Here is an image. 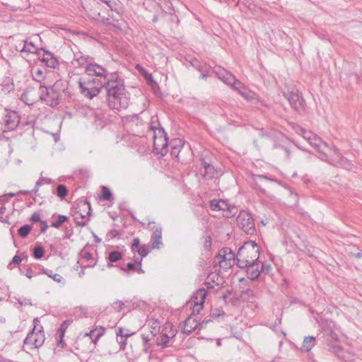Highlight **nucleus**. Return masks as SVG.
Segmentation results:
<instances>
[{"label":"nucleus","mask_w":362,"mask_h":362,"mask_svg":"<svg viewBox=\"0 0 362 362\" xmlns=\"http://www.w3.org/2000/svg\"><path fill=\"white\" fill-rule=\"evenodd\" d=\"M68 219L67 216L64 215H59L58 216V219L57 221L53 222L52 223V226L56 228H59L62 224L65 222Z\"/></svg>","instance_id":"e433bc0d"},{"label":"nucleus","mask_w":362,"mask_h":362,"mask_svg":"<svg viewBox=\"0 0 362 362\" xmlns=\"http://www.w3.org/2000/svg\"><path fill=\"white\" fill-rule=\"evenodd\" d=\"M69 324H70V322L69 321H65L62 324V325L60 326V327L59 328V329L57 331V333H59V336L64 337V333H65L67 327H69Z\"/></svg>","instance_id":"79ce46f5"},{"label":"nucleus","mask_w":362,"mask_h":362,"mask_svg":"<svg viewBox=\"0 0 362 362\" xmlns=\"http://www.w3.org/2000/svg\"><path fill=\"white\" fill-rule=\"evenodd\" d=\"M356 257L357 258H361L362 257V252H358L356 255Z\"/></svg>","instance_id":"680f3d73"},{"label":"nucleus","mask_w":362,"mask_h":362,"mask_svg":"<svg viewBox=\"0 0 362 362\" xmlns=\"http://www.w3.org/2000/svg\"><path fill=\"white\" fill-rule=\"evenodd\" d=\"M266 268H267V269H270V266L267 265V266H266Z\"/></svg>","instance_id":"774afa93"},{"label":"nucleus","mask_w":362,"mask_h":362,"mask_svg":"<svg viewBox=\"0 0 362 362\" xmlns=\"http://www.w3.org/2000/svg\"><path fill=\"white\" fill-rule=\"evenodd\" d=\"M39 58L48 67L55 68L58 64L57 59L54 57L51 52H43L42 54L40 55Z\"/></svg>","instance_id":"4be33fe9"},{"label":"nucleus","mask_w":362,"mask_h":362,"mask_svg":"<svg viewBox=\"0 0 362 362\" xmlns=\"http://www.w3.org/2000/svg\"><path fill=\"white\" fill-rule=\"evenodd\" d=\"M151 247L153 249H159L163 245L162 242V228L157 226L153 231L151 239Z\"/></svg>","instance_id":"aec40b11"},{"label":"nucleus","mask_w":362,"mask_h":362,"mask_svg":"<svg viewBox=\"0 0 362 362\" xmlns=\"http://www.w3.org/2000/svg\"><path fill=\"white\" fill-rule=\"evenodd\" d=\"M353 356L354 355L351 352L343 350V352L339 358L345 361H349L353 360Z\"/></svg>","instance_id":"a19ab883"},{"label":"nucleus","mask_w":362,"mask_h":362,"mask_svg":"<svg viewBox=\"0 0 362 362\" xmlns=\"http://www.w3.org/2000/svg\"><path fill=\"white\" fill-rule=\"evenodd\" d=\"M33 325V330L28 334L24 340V346L30 349L40 348L45 340L43 327L37 318L34 319Z\"/></svg>","instance_id":"39448f33"},{"label":"nucleus","mask_w":362,"mask_h":362,"mask_svg":"<svg viewBox=\"0 0 362 362\" xmlns=\"http://www.w3.org/2000/svg\"><path fill=\"white\" fill-rule=\"evenodd\" d=\"M160 333V323L158 321L152 322L151 325V335L156 337Z\"/></svg>","instance_id":"2f4dec72"},{"label":"nucleus","mask_w":362,"mask_h":362,"mask_svg":"<svg viewBox=\"0 0 362 362\" xmlns=\"http://www.w3.org/2000/svg\"><path fill=\"white\" fill-rule=\"evenodd\" d=\"M44 254H45V250L42 247L37 246L34 248L33 255L35 259L42 258L43 257Z\"/></svg>","instance_id":"58836bf2"},{"label":"nucleus","mask_w":362,"mask_h":362,"mask_svg":"<svg viewBox=\"0 0 362 362\" xmlns=\"http://www.w3.org/2000/svg\"><path fill=\"white\" fill-rule=\"evenodd\" d=\"M126 267L128 269H133L135 267V264L134 263L129 262L127 264Z\"/></svg>","instance_id":"13d9d810"},{"label":"nucleus","mask_w":362,"mask_h":362,"mask_svg":"<svg viewBox=\"0 0 362 362\" xmlns=\"http://www.w3.org/2000/svg\"><path fill=\"white\" fill-rule=\"evenodd\" d=\"M184 144L182 141L180 139H175L171 141L170 146H171V155L176 158H178L179 153L180 152V149L183 148Z\"/></svg>","instance_id":"b1692460"},{"label":"nucleus","mask_w":362,"mask_h":362,"mask_svg":"<svg viewBox=\"0 0 362 362\" xmlns=\"http://www.w3.org/2000/svg\"><path fill=\"white\" fill-rule=\"evenodd\" d=\"M237 222L239 227L246 233H254L255 230V222L251 214L245 211H241L237 217Z\"/></svg>","instance_id":"ddd939ff"},{"label":"nucleus","mask_w":362,"mask_h":362,"mask_svg":"<svg viewBox=\"0 0 362 362\" xmlns=\"http://www.w3.org/2000/svg\"><path fill=\"white\" fill-rule=\"evenodd\" d=\"M293 129L298 134L301 135L305 140L318 151L321 160L333 163L339 158L341 163L346 161L345 159L340 158L338 151L335 148L329 146L326 142L323 141L316 134L299 126L293 127Z\"/></svg>","instance_id":"f03ea898"},{"label":"nucleus","mask_w":362,"mask_h":362,"mask_svg":"<svg viewBox=\"0 0 362 362\" xmlns=\"http://www.w3.org/2000/svg\"><path fill=\"white\" fill-rule=\"evenodd\" d=\"M204 168L206 171V173L209 174V177H212L214 176V167L210 164H204Z\"/></svg>","instance_id":"49530a36"},{"label":"nucleus","mask_w":362,"mask_h":362,"mask_svg":"<svg viewBox=\"0 0 362 362\" xmlns=\"http://www.w3.org/2000/svg\"><path fill=\"white\" fill-rule=\"evenodd\" d=\"M110 82L106 84L107 105L110 109L122 110L129 104V94L118 75H110Z\"/></svg>","instance_id":"f257e3e1"},{"label":"nucleus","mask_w":362,"mask_h":362,"mask_svg":"<svg viewBox=\"0 0 362 362\" xmlns=\"http://www.w3.org/2000/svg\"><path fill=\"white\" fill-rule=\"evenodd\" d=\"M32 76L35 81L40 82L45 78V71L38 67H34L32 69Z\"/></svg>","instance_id":"c85d7f7f"},{"label":"nucleus","mask_w":362,"mask_h":362,"mask_svg":"<svg viewBox=\"0 0 362 362\" xmlns=\"http://www.w3.org/2000/svg\"><path fill=\"white\" fill-rule=\"evenodd\" d=\"M103 195H102V199L103 200H110L112 198V193L106 187H103Z\"/></svg>","instance_id":"c03bdc74"},{"label":"nucleus","mask_w":362,"mask_h":362,"mask_svg":"<svg viewBox=\"0 0 362 362\" xmlns=\"http://www.w3.org/2000/svg\"><path fill=\"white\" fill-rule=\"evenodd\" d=\"M38 48L35 45V44L32 41H29L28 40H25L23 47L21 49V52H28L32 54H35L37 52Z\"/></svg>","instance_id":"cd10ccee"},{"label":"nucleus","mask_w":362,"mask_h":362,"mask_svg":"<svg viewBox=\"0 0 362 362\" xmlns=\"http://www.w3.org/2000/svg\"><path fill=\"white\" fill-rule=\"evenodd\" d=\"M214 72L220 80L238 91L239 94H241L242 92L247 89L240 81L236 79L235 76L227 71L223 68L219 66L216 67Z\"/></svg>","instance_id":"6e6552de"},{"label":"nucleus","mask_w":362,"mask_h":362,"mask_svg":"<svg viewBox=\"0 0 362 362\" xmlns=\"http://www.w3.org/2000/svg\"><path fill=\"white\" fill-rule=\"evenodd\" d=\"M246 268L247 269V277L250 279H255L259 276L261 269L257 262L251 266L247 267Z\"/></svg>","instance_id":"393cba45"},{"label":"nucleus","mask_w":362,"mask_h":362,"mask_svg":"<svg viewBox=\"0 0 362 362\" xmlns=\"http://www.w3.org/2000/svg\"><path fill=\"white\" fill-rule=\"evenodd\" d=\"M3 124L4 125V132L13 130L19 124V117L18 114L16 112L7 113L3 117Z\"/></svg>","instance_id":"f3484780"},{"label":"nucleus","mask_w":362,"mask_h":362,"mask_svg":"<svg viewBox=\"0 0 362 362\" xmlns=\"http://www.w3.org/2000/svg\"><path fill=\"white\" fill-rule=\"evenodd\" d=\"M125 303L121 300H117L112 303V308L115 310L119 312L124 310Z\"/></svg>","instance_id":"ea45409f"},{"label":"nucleus","mask_w":362,"mask_h":362,"mask_svg":"<svg viewBox=\"0 0 362 362\" xmlns=\"http://www.w3.org/2000/svg\"><path fill=\"white\" fill-rule=\"evenodd\" d=\"M141 337H142V339L144 341V342L145 344L148 343V341H150L152 339V336H149L148 334V335H146V334H142L141 335Z\"/></svg>","instance_id":"8fccbe9b"},{"label":"nucleus","mask_w":362,"mask_h":362,"mask_svg":"<svg viewBox=\"0 0 362 362\" xmlns=\"http://www.w3.org/2000/svg\"><path fill=\"white\" fill-rule=\"evenodd\" d=\"M199 325L197 319L194 316H189L184 322L182 332L188 335L195 330Z\"/></svg>","instance_id":"412c9836"},{"label":"nucleus","mask_w":362,"mask_h":362,"mask_svg":"<svg viewBox=\"0 0 362 362\" xmlns=\"http://www.w3.org/2000/svg\"><path fill=\"white\" fill-rule=\"evenodd\" d=\"M6 208L4 206L0 207V214H4L5 212Z\"/></svg>","instance_id":"052dcab7"},{"label":"nucleus","mask_w":362,"mask_h":362,"mask_svg":"<svg viewBox=\"0 0 362 362\" xmlns=\"http://www.w3.org/2000/svg\"><path fill=\"white\" fill-rule=\"evenodd\" d=\"M39 98L40 89L37 90L33 88H28L21 95V100L28 105L34 104Z\"/></svg>","instance_id":"a211bd4d"},{"label":"nucleus","mask_w":362,"mask_h":362,"mask_svg":"<svg viewBox=\"0 0 362 362\" xmlns=\"http://www.w3.org/2000/svg\"><path fill=\"white\" fill-rule=\"evenodd\" d=\"M25 276L28 279H31L33 276V272L31 269L28 270L27 273L25 274Z\"/></svg>","instance_id":"5fc2aeb1"},{"label":"nucleus","mask_w":362,"mask_h":362,"mask_svg":"<svg viewBox=\"0 0 362 362\" xmlns=\"http://www.w3.org/2000/svg\"><path fill=\"white\" fill-rule=\"evenodd\" d=\"M91 62V59L89 57L78 54L75 56L72 63L75 66L83 68L86 72V68L90 65Z\"/></svg>","instance_id":"5701e85b"},{"label":"nucleus","mask_w":362,"mask_h":362,"mask_svg":"<svg viewBox=\"0 0 362 362\" xmlns=\"http://www.w3.org/2000/svg\"><path fill=\"white\" fill-rule=\"evenodd\" d=\"M43 180H44V177L42 176V173H41L39 180L35 183V188L31 191H24V192H22V193H23V194H28V193L36 194L39 190V187L41 185H44Z\"/></svg>","instance_id":"473e14b6"},{"label":"nucleus","mask_w":362,"mask_h":362,"mask_svg":"<svg viewBox=\"0 0 362 362\" xmlns=\"http://www.w3.org/2000/svg\"><path fill=\"white\" fill-rule=\"evenodd\" d=\"M32 227L29 225H25L18 229V235L21 238H26L30 233Z\"/></svg>","instance_id":"72a5a7b5"},{"label":"nucleus","mask_w":362,"mask_h":362,"mask_svg":"<svg viewBox=\"0 0 362 362\" xmlns=\"http://www.w3.org/2000/svg\"><path fill=\"white\" fill-rule=\"evenodd\" d=\"M151 131L153 134V148L157 154L165 156L168 152V141L166 134L163 128L151 126Z\"/></svg>","instance_id":"423d86ee"},{"label":"nucleus","mask_w":362,"mask_h":362,"mask_svg":"<svg viewBox=\"0 0 362 362\" xmlns=\"http://www.w3.org/2000/svg\"><path fill=\"white\" fill-rule=\"evenodd\" d=\"M139 240L138 238H135L134 240V243L132 244V250H134L135 249H137L138 250V247H139Z\"/></svg>","instance_id":"603ef678"},{"label":"nucleus","mask_w":362,"mask_h":362,"mask_svg":"<svg viewBox=\"0 0 362 362\" xmlns=\"http://www.w3.org/2000/svg\"><path fill=\"white\" fill-rule=\"evenodd\" d=\"M43 273L52 278L54 281L57 283H64V278L59 274L54 273L53 271L49 269H43Z\"/></svg>","instance_id":"c756f323"},{"label":"nucleus","mask_w":362,"mask_h":362,"mask_svg":"<svg viewBox=\"0 0 362 362\" xmlns=\"http://www.w3.org/2000/svg\"><path fill=\"white\" fill-rule=\"evenodd\" d=\"M315 345V338L313 336L306 337L304 338L300 350L301 351L309 352Z\"/></svg>","instance_id":"a878e982"},{"label":"nucleus","mask_w":362,"mask_h":362,"mask_svg":"<svg viewBox=\"0 0 362 362\" xmlns=\"http://www.w3.org/2000/svg\"><path fill=\"white\" fill-rule=\"evenodd\" d=\"M176 335V329L170 323H166L163 325L161 332L156 337V344L158 346L167 347L169 346V342Z\"/></svg>","instance_id":"f8f14e48"},{"label":"nucleus","mask_w":362,"mask_h":362,"mask_svg":"<svg viewBox=\"0 0 362 362\" xmlns=\"http://www.w3.org/2000/svg\"><path fill=\"white\" fill-rule=\"evenodd\" d=\"M330 337L334 341H337L338 339L337 334L336 333H334L333 332H331Z\"/></svg>","instance_id":"4d7b16f0"},{"label":"nucleus","mask_w":362,"mask_h":362,"mask_svg":"<svg viewBox=\"0 0 362 362\" xmlns=\"http://www.w3.org/2000/svg\"><path fill=\"white\" fill-rule=\"evenodd\" d=\"M285 98L288 100L291 107L296 110L299 111L303 106V100L295 89L284 93Z\"/></svg>","instance_id":"2eb2a0df"},{"label":"nucleus","mask_w":362,"mask_h":362,"mask_svg":"<svg viewBox=\"0 0 362 362\" xmlns=\"http://www.w3.org/2000/svg\"><path fill=\"white\" fill-rule=\"evenodd\" d=\"M259 257V247L253 241L245 243L240 247L236 255V261L239 267L245 268L256 263Z\"/></svg>","instance_id":"20e7f679"},{"label":"nucleus","mask_w":362,"mask_h":362,"mask_svg":"<svg viewBox=\"0 0 362 362\" xmlns=\"http://www.w3.org/2000/svg\"><path fill=\"white\" fill-rule=\"evenodd\" d=\"M78 83L81 93L90 99L96 96L103 87H106V84L95 79L80 81Z\"/></svg>","instance_id":"9d476101"},{"label":"nucleus","mask_w":362,"mask_h":362,"mask_svg":"<svg viewBox=\"0 0 362 362\" xmlns=\"http://www.w3.org/2000/svg\"><path fill=\"white\" fill-rule=\"evenodd\" d=\"M223 283V279L221 276L217 273H211L207 276L205 284L207 288L218 289Z\"/></svg>","instance_id":"6ab92c4d"},{"label":"nucleus","mask_w":362,"mask_h":362,"mask_svg":"<svg viewBox=\"0 0 362 362\" xmlns=\"http://www.w3.org/2000/svg\"><path fill=\"white\" fill-rule=\"evenodd\" d=\"M236 258L232 250L228 247H225L219 250L218 255L214 258V265L218 266L223 270H227L232 267Z\"/></svg>","instance_id":"1a4fd4ad"},{"label":"nucleus","mask_w":362,"mask_h":362,"mask_svg":"<svg viewBox=\"0 0 362 362\" xmlns=\"http://www.w3.org/2000/svg\"><path fill=\"white\" fill-rule=\"evenodd\" d=\"M138 252L142 257H146L148 254L149 250L146 247L142 246V247L138 248Z\"/></svg>","instance_id":"de8ad7c7"},{"label":"nucleus","mask_w":362,"mask_h":362,"mask_svg":"<svg viewBox=\"0 0 362 362\" xmlns=\"http://www.w3.org/2000/svg\"><path fill=\"white\" fill-rule=\"evenodd\" d=\"M103 3L106 4L107 8L110 9V12H106L105 11H102L100 8V6L98 3H94L93 8L90 10V16L95 19V21L100 22L105 25H112L114 26L116 25V23L118 22V18L113 14V11L116 12L117 15L119 13V9H118L116 6L117 4L111 1L110 0H101Z\"/></svg>","instance_id":"7ed1b4c3"},{"label":"nucleus","mask_w":362,"mask_h":362,"mask_svg":"<svg viewBox=\"0 0 362 362\" xmlns=\"http://www.w3.org/2000/svg\"><path fill=\"white\" fill-rule=\"evenodd\" d=\"M47 228V225L43 226L41 227V231L42 233H45L46 231Z\"/></svg>","instance_id":"bf43d9fd"},{"label":"nucleus","mask_w":362,"mask_h":362,"mask_svg":"<svg viewBox=\"0 0 362 362\" xmlns=\"http://www.w3.org/2000/svg\"><path fill=\"white\" fill-rule=\"evenodd\" d=\"M63 337H64L59 336V333H57L56 338H57V345L59 346L63 347L64 345V342L63 341Z\"/></svg>","instance_id":"09e8293b"},{"label":"nucleus","mask_w":362,"mask_h":362,"mask_svg":"<svg viewBox=\"0 0 362 362\" xmlns=\"http://www.w3.org/2000/svg\"><path fill=\"white\" fill-rule=\"evenodd\" d=\"M329 351L333 352L339 358H340V356L343 352V349L341 348V346H339V344H329Z\"/></svg>","instance_id":"f704fd0d"},{"label":"nucleus","mask_w":362,"mask_h":362,"mask_svg":"<svg viewBox=\"0 0 362 362\" xmlns=\"http://www.w3.org/2000/svg\"><path fill=\"white\" fill-rule=\"evenodd\" d=\"M85 73L88 76L98 77L96 80L103 83V84H107V82H110V75H118L117 73H107L102 66L93 62H91L90 65L86 68Z\"/></svg>","instance_id":"9b49d317"},{"label":"nucleus","mask_w":362,"mask_h":362,"mask_svg":"<svg viewBox=\"0 0 362 362\" xmlns=\"http://www.w3.org/2000/svg\"><path fill=\"white\" fill-rule=\"evenodd\" d=\"M67 193H68V190H67L66 187H65V185H59L57 187V196L59 197H60L61 199L64 198L67 195Z\"/></svg>","instance_id":"c9c22d12"},{"label":"nucleus","mask_w":362,"mask_h":362,"mask_svg":"<svg viewBox=\"0 0 362 362\" xmlns=\"http://www.w3.org/2000/svg\"><path fill=\"white\" fill-rule=\"evenodd\" d=\"M206 296V291L205 288H200L194 293L189 303L194 315L199 314L203 308Z\"/></svg>","instance_id":"4468645a"},{"label":"nucleus","mask_w":362,"mask_h":362,"mask_svg":"<svg viewBox=\"0 0 362 362\" xmlns=\"http://www.w3.org/2000/svg\"><path fill=\"white\" fill-rule=\"evenodd\" d=\"M210 207L213 211H222L226 212L223 215L226 217H228L230 214H231L232 211L234 209V207H232L227 201L223 199H214L210 202Z\"/></svg>","instance_id":"dca6fc26"},{"label":"nucleus","mask_w":362,"mask_h":362,"mask_svg":"<svg viewBox=\"0 0 362 362\" xmlns=\"http://www.w3.org/2000/svg\"><path fill=\"white\" fill-rule=\"evenodd\" d=\"M138 272L140 273H144V270L141 269V267H139V269H138Z\"/></svg>","instance_id":"69168bd1"},{"label":"nucleus","mask_w":362,"mask_h":362,"mask_svg":"<svg viewBox=\"0 0 362 362\" xmlns=\"http://www.w3.org/2000/svg\"><path fill=\"white\" fill-rule=\"evenodd\" d=\"M61 81L56 82L53 86L47 88L40 86V98L44 100L49 106H55L59 103L61 95V90L59 88Z\"/></svg>","instance_id":"0eeeda50"},{"label":"nucleus","mask_w":362,"mask_h":362,"mask_svg":"<svg viewBox=\"0 0 362 362\" xmlns=\"http://www.w3.org/2000/svg\"><path fill=\"white\" fill-rule=\"evenodd\" d=\"M44 184H52L53 182L51 178L45 177L43 180Z\"/></svg>","instance_id":"6e6d98bb"},{"label":"nucleus","mask_w":362,"mask_h":362,"mask_svg":"<svg viewBox=\"0 0 362 362\" xmlns=\"http://www.w3.org/2000/svg\"><path fill=\"white\" fill-rule=\"evenodd\" d=\"M31 220L33 222H39L40 221V215L38 214H34L31 217Z\"/></svg>","instance_id":"864d4df0"},{"label":"nucleus","mask_w":362,"mask_h":362,"mask_svg":"<svg viewBox=\"0 0 362 362\" xmlns=\"http://www.w3.org/2000/svg\"><path fill=\"white\" fill-rule=\"evenodd\" d=\"M261 223L262 226H265L267 223V222L264 221H262Z\"/></svg>","instance_id":"e2e57ef3"},{"label":"nucleus","mask_w":362,"mask_h":362,"mask_svg":"<svg viewBox=\"0 0 362 362\" xmlns=\"http://www.w3.org/2000/svg\"><path fill=\"white\" fill-rule=\"evenodd\" d=\"M240 95L247 100H251L255 98V94L247 89L242 92Z\"/></svg>","instance_id":"37998d69"},{"label":"nucleus","mask_w":362,"mask_h":362,"mask_svg":"<svg viewBox=\"0 0 362 362\" xmlns=\"http://www.w3.org/2000/svg\"><path fill=\"white\" fill-rule=\"evenodd\" d=\"M8 195L13 197L16 195V194L11 192V193H9Z\"/></svg>","instance_id":"0e129e2a"},{"label":"nucleus","mask_w":362,"mask_h":362,"mask_svg":"<svg viewBox=\"0 0 362 362\" xmlns=\"http://www.w3.org/2000/svg\"><path fill=\"white\" fill-rule=\"evenodd\" d=\"M104 329L103 327H96L91 330L89 333L86 334V336H89L92 341L95 344L98 340L103 335Z\"/></svg>","instance_id":"bb28decb"},{"label":"nucleus","mask_w":362,"mask_h":362,"mask_svg":"<svg viewBox=\"0 0 362 362\" xmlns=\"http://www.w3.org/2000/svg\"><path fill=\"white\" fill-rule=\"evenodd\" d=\"M122 258V255L119 252L114 251L109 254V260L111 262H115Z\"/></svg>","instance_id":"4c0bfd02"},{"label":"nucleus","mask_w":362,"mask_h":362,"mask_svg":"<svg viewBox=\"0 0 362 362\" xmlns=\"http://www.w3.org/2000/svg\"><path fill=\"white\" fill-rule=\"evenodd\" d=\"M218 346H221V341L218 339L216 342Z\"/></svg>","instance_id":"338daca9"},{"label":"nucleus","mask_w":362,"mask_h":362,"mask_svg":"<svg viewBox=\"0 0 362 362\" xmlns=\"http://www.w3.org/2000/svg\"><path fill=\"white\" fill-rule=\"evenodd\" d=\"M128 335L124 334L122 328L119 329V332L117 333V340L119 343L122 344L124 342V338Z\"/></svg>","instance_id":"a18cd8bd"},{"label":"nucleus","mask_w":362,"mask_h":362,"mask_svg":"<svg viewBox=\"0 0 362 362\" xmlns=\"http://www.w3.org/2000/svg\"><path fill=\"white\" fill-rule=\"evenodd\" d=\"M22 261V259L18 256V255H15L13 257V259H12V263H14V264H18L21 262Z\"/></svg>","instance_id":"3c124183"},{"label":"nucleus","mask_w":362,"mask_h":362,"mask_svg":"<svg viewBox=\"0 0 362 362\" xmlns=\"http://www.w3.org/2000/svg\"><path fill=\"white\" fill-rule=\"evenodd\" d=\"M79 207L83 208L84 209H88V211H87L86 214H83L81 213L80 211H76V213H75L76 218H77V216H79L81 218H85L87 215L90 214V204L89 202H88L87 201L81 202L79 204Z\"/></svg>","instance_id":"7c9ffc66"}]
</instances>
